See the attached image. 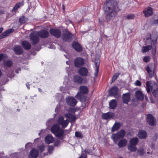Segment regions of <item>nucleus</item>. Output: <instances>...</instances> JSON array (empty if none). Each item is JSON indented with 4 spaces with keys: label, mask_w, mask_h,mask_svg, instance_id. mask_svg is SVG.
<instances>
[{
    "label": "nucleus",
    "mask_w": 158,
    "mask_h": 158,
    "mask_svg": "<svg viewBox=\"0 0 158 158\" xmlns=\"http://www.w3.org/2000/svg\"><path fill=\"white\" fill-rule=\"evenodd\" d=\"M138 141L137 138H134L131 139L129 141L130 144L131 145H135Z\"/></svg>",
    "instance_id": "obj_34"
},
{
    "label": "nucleus",
    "mask_w": 158,
    "mask_h": 158,
    "mask_svg": "<svg viewBox=\"0 0 158 158\" xmlns=\"http://www.w3.org/2000/svg\"><path fill=\"white\" fill-rule=\"evenodd\" d=\"M114 116V114L113 113L109 112L103 114L102 117L103 119L107 120L112 118Z\"/></svg>",
    "instance_id": "obj_17"
},
{
    "label": "nucleus",
    "mask_w": 158,
    "mask_h": 158,
    "mask_svg": "<svg viewBox=\"0 0 158 158\" xmlns=\"http://www.w3.org/2000/svg\"><path fill=\"white\" fill-rule=\"evenodd\" d=\"M128 149L131 152H135L136 150L135 145L130 144L128 146Z\"/></svg>",
    "instance_id": "obj_36"
},
{
    "label": "nucleus",
    "mask_w": 158,
    "mask_h": 158,
    "mask_svg": "<svg viewBox=\"0 0 158 158\" xmlns=\"http://www.w3.org/2000/svg\"><path fill=\"white\" fill-rule=\"evenodd\" d=\"M147 136L146 132L144 130L139 131L138 134V136L141 139H145L147 137Z\"/></svg>",
    "instance_id": "obj_28"
},
{
    "label": "nucleus",
    "mask_w": 158,
    "mask_h": 158,
    "mask_svg": "<svg viewBox=\"0 0 158 158\" xmlns=\"http://www.w3.org/2000/svg\"><path fill=\"white\" fill-rule=\"evenodd\" d=\"M5 37V36L3 33L0 35V39L3 38Z\"/></svg>",
    "instance_id": "obj_50"
},
{
    "label": "nucleus",
    "mask_w": 158,
    "mask_h": 158,
    "mask_svg": "<svg viewBox=\"0 0 158 158\" xmlns=\"http://www.w3.org/2000/svg\"><path fill=\"white\" fill-rule=\"evenodd\" d=\"M57 122L59 125H61L62 128H65L68 126L69 121L67 119L64 120V117L60 116L59 117Z\"/></svg>",
    "instance_id": "obj_8"
},
{
    "label": "nucleus",
    "mask_w": 158,
    "mask_h": 158,
    "mask_svg": "<svg viewBox=\"0 0 158 158\" xmlns=\"http://www.w3.org/2000/svg\"><path fill=\"white\" fill-rule=\"evenodd\" d=\"M74 81L78 84H81L83 82V79L78 75L75 76L74 77Z\"/></svg>",
    "instance_id": "obj_29"
},
{
    "label": "nucleus",
    "mask_w": 158,
    "mask_h": 158,
    "mask_svg": "<svg viewBox=\"0 0 158 158\" xmlns=\"http://www.w3.org/2000/svg\"><path fill=\"white\" fill-rule=\"evenodd\" d=\"M51 131L56 137L60 139H62L64 132V130L60 127L59 125H54L51 127Z\"/></svg>",
    "instance_id": "obj_4"
},
{
    "label": "nucleus",
    "mask_w": 158,
    "mask_h": 158,
    "mask_svg": "<svg viewBox=\"0 0 158 158\" xmlns=\"http://www.w3.org/2000/svg\"><path fill=\"white\" fill-rule=\"evenodd\" d=\"M85 152H88L87 151V150H86V149H85Z\"/></svg>",
    "instance_id": "obj_57"
},
{
    "label": "nucleus",
    "mask_w": 158,
    "mask_h": 158,
    "mask_svg": "<svg viewBox=\"0 0 158 158\" xmlns=\"http://www.w3.org/2000/svg\"><path fill=\"white\" fill-rule=\"evenodd\" d=\"M156 50L155 48L154 50L152 51V53L153 55H154L156 54Z\"/></svg>",
    "instance_id": "obj_53"
},
{
    "label": "nucleus",
    "mask_w": 158,
    "mask_h": 158,
    "mask_svg": "<svg viewBox=\"0 0 158 158\" xmlns=\"http://www.w3.org/2000/svg\"><path fill=\"white\" fill-rule=\"evenodd\" d=\"M119 74L120 73H116L113 76L112 79V82H114L117 78Z\"/></svg>",
    "instance_id": "obj_38"
},
{
    "label": "nucleus",
    "mask_w": 158,
    "mask_h": 158,
    "mask_svg": "<svg viewBox=\"0 0 158 158\" xmlns=\"http://www.w3.org/2000/svg\"><path fill=\"white\" fill-rule=\"evenodd\" d=\"M14 50L16 53L18 54H20L23 52V49L19 46H15L14 48Z\"/></svg>",
    "instance_id": "obj_26"
},
{
    "label": "nucleus",
    "mask_w": 158,
    "mask_h": 158,
    "mask_svg": "<svg viewBox=\"0 0 158 158\" xmlns=\"http://www.w3.org/2000/svg\"><path fill=\"white\" fill-rule=\"evenodd\" d=\"M130 93H128L123 94V102L124 103H127L130 100Z\"/></svg>",
    "instance_id": "obj_21"
},
{
    "label": "nucleus",
    "mask_w": 158,
    "mask_h": 158,
    "mask_svg": "<svg viewBox=\"0 0 158 158\" xmlns=\"http://www.w3.org/2000/svg\"><path fill=\"white\" fill-rule=\"evenodd\" d=\"M79 73L82 76H87L88 72L87 69L84 67H82L78 70Z\"/></svg>",
    "instance_id": "obj_15"
},
{
    "label": "nucleus",
    "mask_w": 158,
    "mask_h": 158,
    "mask_svg": "<svg viewBox=\"0 0 158 158\" xmlns=\"http://www.w3.org/2000/svg\"><path fill=\"white\" fill-rule=\"evenodd\" d=\"M99 60L98 59H96L94 63L96 67L95 72L94 73V75L95 77L97 76L98 72L99 71Z\"/></svg>",
    "instance_id": "obj_23"
},
{
    "label": "nucleus",
    "mask_w": 158,
    "mask_h": 158,
    "mask_svg": "<svg viewBox=\"0 0 158 158\" xmlns=\"http://www.w3.org/2000/svg\"><path fill=\"white\" fill-rule=\"evenodd\" d=\"M157 37L156 33L151 35L148 33L145 38V43L146 45H149L147 46L143 47L141 51L144 53L148 51L152 48V46L154 45L156 43Z\"/></svg>",
    "instance_id": "obj_2"
},
{
    "label": "nucleus",
    "mask_w": 158,
    "mask_h": 158,
    "mask_svg": "<svg viewBox=\"0 0 158 158\" xmlns=\"http://www.w3.org/2000/svg\"><path fill=\"white\" fill-rule=\"evenodd\" d=\"M151 59V57L150 56H145L143 57V60L145 62H148Z\"/></svg>",
    "instance_id": "obj_40"
},
{
    "label": "nucleus",
    "mask_w": 158,
    "mask_h": 158,
    "mask_svg": "<svg viewBox=\"0 0 158 158\" xmlns=\"http://www.w3.org/2000/svg\"><path fill=\"white\" fill-rule=\"evenodd\" d=\"M72 46L73 48L77 52H80L82 50L81 47L78 43L76 42H73Z\"/></svg>",
    "instance_id": "obj_22"
},
{
    "label": "nucleus",
    "mask_w": 158,
    "mask_h": 158,
    "mask_svg": "<svg viewBox=\"0 0 158 158\" xmlns=\"http://www.w3.org/2000/svg\"><path fill=\"white\" fill-rule=\"evenodd\" d=\"M32 146V143H28L25 145L26 148H30Z\"/></svg>",
    "instance_id": "obj_46"
},
{
    "label": "nucleus",
    "mask_w": 158,
    "mask_h": 158,
    "mask_svg": "<svg viewBox=\"0 0 158 158\" xmlns=\"http://www.w3.org/2000/svg\"><path fill=\"white\" fill-rule=\"evenodd\" d=\"M66 103L69 105L72 106H75L77 103L76 100L74 98L71 97H68L66 99Z\"/></svg>",
    "instance_id": "obj_9"
},
{
    "label": "nucleus",
    "mask_w": 158,
    "mask_h": 158,
    "mask_svg": "<svg viewBox=\"0 0 158 158\" xmlns=\"http://www.w3.org/2000/svg\"><path fill=\"white\" fill-rule=\"evenodd\" d=\"M3 57V55L1 53L0 54V61L2 60Z\"/></svg>",
    "instance_id": "obj_51"
},
{
    "label": "nucleus",
    "mask_w": 158,
    "mask_h": 158,
    "mask_svg": "<svg viewBox=\"0 0 158 158\" xmlns=\"http://www.w3.org/2000/svg\"><path fill=\"white\" fill-rule=\"evenodd\" d=\"M53 48H55V47L54 46V47H53Z\"/></svg>",
    "instance_id": "obj_64"
},
{
    "label": "nucleus",
    "mask_w": 158,
    "mask_h": 158,
    "mask_svg": "<svg viewBox=\"0 0 158 158\" xmlns=\"http://www.w3.org/2000/svg\"><path fill=\"white\" fill-rule=\"evenodd\" d=\"M27 21V19L24 16H22L19 19V22L21 24L25 23Z\"/></svg>",
    "instance_id": "obj_37"
},
{
    "label": "nucleus",
    "mask_w": 158,
    "mask_h": 158,
    "mask_svg": "<svg viewBox=\"0 0 158 158\" xmlns=\"http://www.w3.org/2000/svg\"><path fill=\"white\" fill-rule=\"evenodd\" d=\"M117 105L116 101L115 100H112L109 103L110 107V109H114L116 106Z\"/></svg>",
    "instance_id": "obj_32"
},
{
    "label": "nucleus",
    "mask_w": 158,
    "mask_h": 158,
    "mask_svg": "<svg viewBox=\"0 0 158 158\" xmlns=\"http://www.w3.org/2000/svg\"><path fill=\"white\" fill-rule=\"evenodd\" d=\"M127 140L126 139H123L120 140L118 143V145L119 148L125 146L127 143Z\"/></svg>",
    "instance_id": "obj_24"
},
{
    "label": "nucleus",
    "mask_w": 158,
    "mask_h": 158,
    "mask_svg": "<svg viewBox=\"0 0 158 158\" xmlns=\"http://www.w3.org/2000/svg\"><path fill=\"white\" fill-rule=\"evenodd\" d=\"M135 17L134 15H129L127 16V19H133Z\"/></svg>",
    "instance_id": "obj_45"
},
{
    "label": "nucleus",
    "mask_w": 158,
    "mask_h": 158,
    "mask_svg": "<svg viewBox=\"0 0 158 158\" xmlns=\"http://www.w3.org/2000/svg\"><path fill=\"white\" fill-rule=\"evenodd\" d=\"M54 149V147L52 146H49L48 148V152L49 154L51 153Z\"/></svg>",
    "instance_id": "obj_42"
},
{
    "label": "nucleus",
    "mask_w": 158,
    "mask_h": 158,
    "mask_svg": "<svg viewBox=\"0 0 158 158\" xmlns=\"http://www.w3.org/2000/svg\"><path fill=\"white\" fill-rule=\"evenodd\" d=\"M38 151L35 149H33L30 151L29 156L31 158H36L38 156Z\"/></svg>",
    "instance_id": "obj_16"
},
{
    "label": "nucleus",
    "mask_w": 158,
    "mask_h": 158,
    "mask_svg": "<svg viewBox=\"0 0 158 158\" xmlns=\"http://www.w3.org/2000/svg\"><path fill=\"white\" fill-rule=\"evenodd\" d=\"M49 35L48 31L46 30H42L39 32L34 31L30 34V40L32 44H35L39 41V36L41 38H46L48 37Z\"/></svg>",
    "instance_id": "obj_3"
},
{
    "label": "nucleus",
    "mask_w": 158,
    "mask_h": 158,
    "mask_svg": "<svg viewBox=\"0 0 158 158\" xmlns=\"http://www.w3.org/2000/svg\"><path fill=\"white\" fill-rule=\"evenodd\" d=\"M4 64L5 66H6L10 67L11 66L12 64V62L11 61L8 60L6 63H5Z\"/></svg>",
    "instance_id": "obj_41"
},
{
    "label": "nucleus",
    "mask_w": 158,
    "mask_h": 158,
    "mask_svg": "<svg viewBox=\"0 0 158 158\" xmlns=\"http://www.w3.org/2000/svg\"><path fill=\"white\" fill-rule=\"evenodd\" d=\"M20 71V68H19L15 70V72L17 73H19V72Z\"/></svg>",
    "instance_id": "obj_52"
},
{
    "label": "nucleus",
    "mask_w": 158,
    "mask_h": 158,
    "mask_svg": "<svg viewBox=\"0 0 158 158\" xmlns=\"http://www.w3.org/2000/svg\"><path fill=\"white\" fill-rule=\"evenodd\" d=\"M121 124L120 123L116 122L112 128V132H114L115 131L118 130Z\"/></svg>",
    "instance_id": "obj_30"
},
{
    "label": "nucleus",
    "mask_w": 158,
    "mask_h": 158,
    "mask_svg": "<svg viewBox=\"0 0 158 158\" xmlns=\"http://www.w3.org/2000/svg\"><path fill=\"white\" fill-rule=\"evenodd\" d=\"M118 92V88L116 87H114L111 88L109 91L110 94L112 95H116Z\"/></svg>",
    "instance_id": "obj_27"
},
{
    "label": "nucleus",
    "mask_w": 158,
    "mask_h": 158,
    "mask_svg": "<svg viewBox=\"0 0 158 158\" xmlns=\"http://www.w3.org/2000/svg\"><path fill=\"white\" fill-rule=\"evenodd\" d=\"M151 101L152 103H153L154 102L152 100H151Z\"/></svg>",
    "instance_id": "obj_60"
},
{
    "label": "nucleus",
    "mask_w": 158,
    "mask_h": 158,
    "mask_svg": "<svg viewBox=\"0 0 158 158\" xmlns=\"http://www.w3.org/2000/svg\"><path fill=\"white\" fill-rule=\"evenodd\" d=\"M145 98H146V100H148V98H147V97H146Z\"/></svg>",
    "instance_id": "obj_61"
},
{
    "label": "nucleus",
    "mask_w": 158,
    "mask_h": 158,
    "mask_svg": "<svg viewBox=\"0 0 158 158\" xmlns=\"http://www.w3.org/2000/svg\"><path fill=\"white\" fill-rule=\"evenodd\" d=\"M86 154L85 153L83 154L79 158H86Z\"/></svg>",
    "instance_id": "obj_48"
},
{
    "label": "nucleus",
    "mask_w": 158,
    "mask_h": 158,
    "mask_svg": "<svg viewBox=\"0 0 158 158\" xmlns=\"http://www.w3.org/2000/svg\"><path fill=\"white\" fill-rule=\"evenodd\" d=\"M143 13L146 17H148L151 15L153 14L152 8L150 7H148L143 10Z\"/></svg>",
    "instance_id": "obj_14"
},
{
    "label": "nucleus",
    "mask_w": 158,
    "mask_h": 158,
    "mask_svg": "<svg viewBox=\"0 0 158 158\" xmlns=\"http://www.w3.org/2000/svg\"><path fill=\"white\" fill-rule=\"evenodd\" d=\"M80 92H78L76 96V98L80 100H81L82 95V94H85L88 91V88L85 86H80L79 89Z\"/></svg>",
    "instance_id": "obj_7"
},
{
    "label": "nucleus",
    "mask_w": 158,
    "mask_h": 158,
    "mask_svg": "<svg viewBox=\"0 0 158 158\" xmlns=\"http://www.w3.org/2000/svg\"><path fill=\"white\" fill-rule=\"evenodd\" d=\"M26 86H27V88L28 89H30V87H29V84L28 83H27V84H26Z\"/></svg>",
    "instance_id": "obj_54"
},
{
    "label": "nucleus",
    "mask_w": 158,
    "mask_h": 158,
    "mask_svg": "<svg viewBox=\"0 0 158 158\" xmlns=\"http://www.w3.org/2000/svg\"><path fill=\"white\" fill-rule=\"evenodd\" d=\"M138 154L140 155H142L144 154V151L143 149H140L138 150Z\"/></svg>",
    "instance_id": "obj_43"
},
{
    "label": "nucleus",
    "mask_w": 158,
    "mask_h": 158,
    "mask_svg": "<svg viewBox=\"0 0 158 158\" xmlns=\"http://www.w3.org/2000/svg\"><path fill=\"white\" fill-rule=\"evenodd\" d=\"M146 69L150 77H152L154 76V68L148 66L147 67Z\"/></svg>",
    "instance_id": "obj_20"
},
{
    "label": "nucleus",
    "mask_w": 158,
    "mask_h": 158,
    "mask_svg": "<svg viewBox=\"0 0 158 158\" xmlns=\"http://www.w3.org/2000/svg\"><path fill=\"white\" fill-rule=\"evenodd\" d=\"M3 30V28L2 27L0 28V33L2 32Z\"/></svg>",
    "instance_id": "obj_55"
},
{
    "label": "nucleus",
    "mask_w": 158,
    "mask_h": 158,
    "mask_svg": "<svg viewBox=\"0 0 158 158\" xmlns=\"http://www.w3.org/2000/svg\"><path fill=\"white\" fill-rule=\"evenodd\" d=\"M44 141L46 143L49 144L54 141V138L52 135H48L45 137Z\"/></svg>",
    "instance_id": "obj_12"
},
{
    "label": "nucleus",
    "mask_w": 158,
    "mask_h": 158,
    "mask_svg": "<svg viewBox=\"0 0 158 158\" xmlns=\"http://www.w3.org/2000/svg\"><path fill=\"white\" fill-rule=\"evenodd\" d=\"M146 89L148 93L152 90L153 95L155 97L157 94L158 87L156 84L148 81L146 83Z\"/></svg>",
    "instance_id": "obj_5"
},
{
    "label": "nucleus",
    "mask_w": 158,
    "mask_h": 158,
    "mask_svg": "<svg viewBox=\"0 0 158 158\" xmlns=\"http://www.w3.org/2000/svg\"><path fill=\"white\" fill-rule=\"evenodd\" d=\"M65 117L70 120L71 122L74 121L76 119V117L74 115L68 113L65 114Z\"/></svg>",
    "instance_id": "obj_25"
},
{
    "label": "nucleus",
    "mask_w": 158,
    "mask_h": 158,
    "mask_svg": "<svg viewBox=\"0 0 158 158\" xmlns=\"http://www.w3.org/2000/svg\"><path fill=\"white\" fill-rule=\"evenodd\" d=\"M135 97L139 101H142L144 98V95L139 90L137 91L135 93Z\"/></svg>",
    "instance_id": "obj_19"
},
{
    "label": "nucleus",
    "mask_w": 158,
    "mask_h": 158,
    "mask_svg": "<svg viewBox=\"0 0 158 158\" xmlns=\"http://www.w3.org/2000/svg\"><path fill=\"white\" fill-rule=\"evenodd\" d=\"M54 144L56 146H58L60 144L59 141H58L55 142Z\"/></svg>",
    "instance_id": "obj_49"
},
{
    "label": "nucleus",
    "mask_w": 158,
    "mask_h": 158,
    "mask_svg": "<svg viewBox=\"0 0 158 158\" xmlns=\"http://www.w3.org/2000/svg\"><path fill=\"white\" fill-rule=\"evenodd\" d=\"M74 63L76 67L79 68L84 64V60L82 58L78 57L75 60Z\"/></svg>",
    "instance_id": "obj_10"
},
{
    "label": "nucleus",
    "mask_w": 158,
    "mask_h": 158,
    "mask_svg": "<svg viewBox=\"0 0 158 158\" xmlns=\"http://www.w3.org/2000/svg\"><path fill=\"white\" fill-rule=\"evenodd\" d=\"M66 63L68 64V63H69V61H66Z\"/></svg>",
    "instance_id": "obj_63"
},
{
    "label": "nucleus",
    "mask_w": 158,
    "mask_h": 158,
    "mask_svg": "<svg viewBox=\"0 0 158 158\" xmlns=\"http://www.w3.org/2000/svg\"><path fill=\"white\" fill-rule=\"evenodd\" d=\"M75 135L77 138H82L83 136L82 134L79 132H76L75 133Z\"/></svg>",
    "instance_id": "obj_39"
},
{
    "label": "nucleus",
    "mask_w": 158,
    "mask_h": 158,
    "mask_svg": "<svg viewBox=\"0 0 158 158\" xmlns=\"http://www.w3.org/2000/svg\"><path fill=\"white\" fill-rule=\"evenodd\" d=\"M39 150L41 152H43L45 148V146L44 145H41L39 147Z\"/></svg>",
    "instance_id": "obj_44"
},
{
    "label": "nucleus",
    "mask_w": 158,
    "mask_h": 158,
    "mask_svg": "<svg viewBox=\"0 0 158 158\" xmlns=\"http://www.w3.org/2000/svg\"><path fill=\"white\" fill-rule=\"evenodd\" d=\"M50 32L52 35H54L57 38L59 37L61 35L60 31L57 29L52 28L50 30Z\"/></svg>",
    "instance_id": "obj_13"
},
{
    "label": "nucleus",
    "mask_w": 158,
    "mask_h": 158,
    "mask_svg": "<svg viewBox=\"0 0 158 158\" xmlns=\"http://www.w3.org/2000/svg\"><path fill=\"white\" fill-rule=\"evenodd\" d=\"M39 90L40 92H41V89H39Z\"/></svg>",
    "instance_id": "obj_59"
},
{
    "label": "nucleus",
    "mask_w": 158,
    "mask_h": 158,
    "mask_svg": "<svg viewBox=\"0 0 158 158\" xmlns=\"http://www.w3.org/2000/svg\"><path fill=\"white\" fill-rule=\"evenodd\" d=\"M58 106H57L56 107V108L55 109V111L56 112L58 110Z\"/></svg>",
    "instance_id": "obj_56"
},
{
    "label": "nucleus",
    "mask_w": 158,
    "mask_h": 158,
    "mask_svg": "<svg viewBox=\"0 0 158 158\" xmlns=\"http://www.w3.org/2000/svg\"><path fill=\"white\" fill-rule=\"evenodd\" d=\"M63 9L64 10V5H63Z\"/></svg>",
    "instance_id": "obj_62"
},
{
    "label": "nucleus",
    "mask_w": 158,
    "mask_h": 158,
    "mask_svg": "<svg viewBox=\"0 0 158 158\" xmlns=\"http://www.w3.org/2000/svg\"><path fill=\"white\" fill-rule=\"evenodd\" d=\"M14 31V29H9L3 33L4 35L6 37L8 36L10 33H12Z\"/></svg>",
    "instance_id": "obj_35"
},
{
    "label": "nucleus",
    "mask_w": 158,
    "mask_h": 158,
    "mask_svg": "<svg viewBox=\"0 0 158 158\" xmlns=\"http://www.w3.org/2000/svg\"><path fill=\"white\" fill-rule=\"evenodd\" d=\"M22 45L24 48L26 49H30L31 47L30 43L27 41H23Z\"/></svg>",
    "instance_id": "obj_31"
},
{
    "label": "nucleus",
    "mask_w": 158,
    "mask_h": 158,
    "mask_svg": "<svg viewBox=\"0 0 158 158\" xmlns=\"http://www.w3.org/2000/svg\"><path fill=\"white\" fill-rule=\"evenodd\" d=\"M1 74H2L1 71V70H0V76H1Z\"/></svg>",
    "instance_id": "obj_58"
},
{
    "label": "nucleus",
    "mask_w": 158,
    "mask_h": 158,
    "mask_svg": "<svg viewBox=\"0 0 158 158\" xmlns=\"http://www.w3.org/2000/svg\"><path fill=\"white\" fill-rule=\"evenodd\" d=\"M72 35L70 33L68 32L66 34H64L63 39L65 41H69L72 39Z\"/></svg>",
    "instance_id": "obj_18"
},
{
    "label": "nucleus",
    "mask_w": 158,
    "mask_h": 158,
    "mask_svg": "<svg viewBox=\"0 0 158 158\" xmlns=\"http://www.w3.org/2000/svg\"><path fill=\"white\" fill-rule=\"evenodd\" d=\"M103 9L108 20L114 18L116 15L117 12L119 10L117 2L114 1L106 2L104 4Z\"/></svg>",
    "instance_id": "obj_1"
},
{
    "label": "nucleus",
    "mask_w": 158,
    "mask_h": 158,
    "mask_svg": "<svg viewBox=\"0 0 158 158\" xmlns=\"http://www.w3.org/2000/svg\"><path fill=\"white\" fill-rule=\"evenodd\" d=\"M125 132L124 130H122L118 132L116 134H112L111 138L114 142L116 143L118 140L120 138H123L125 135Z\"/></svg>",
    "instance_id": "obj_6"
},
{
    "label": "nucleus",
    "mask_w": 158,
    "mask_h": 158,
    "mask_svg": "<svg viewBox=\"0 0 158 158\" xmlns=\"http://www.w3.org/2000/svg\"><path fill=\"white\" fill-rule=\"evenodd\" d=\"M147 121L148 124L151 126H153L155 124V121L154 118L152 115L151 114L147 115Z\"/></svg>",
    "instance_id": "obj_11"
},
{
    "label": "nucleus",
    "mask_w": 158,
    "mask_h": 158,
    "mask_svg": "<svg viewBox=\"0 0 158 158\" xmlns=\"http://www.w3.org/2000/svg\"><path fill=\"white\" fill-rule=\"evenodd\" d=\"M24 3L23 2H19L16 4L12 10V11H16L18 8L23 5Z\"/></svg>",
    "instance_id": "obj_33"
},
{
    "label": "nucleus",
    "mask_w": 158,
    "mask_h": 158,
    "mask_svg": "<svg viewBox=\"0 0 158 158\" xmlns=\"http://www.w3.org/2000/svg\"><path fill=\"white\" fill-rule=\"evenodd\" d=\"M135 84L136 85H137V86H140L141 85V82L139 81L138 80L136 81H135Z\"/></svg>",
    "instance_id": "obj_47"
}]
</instances>
